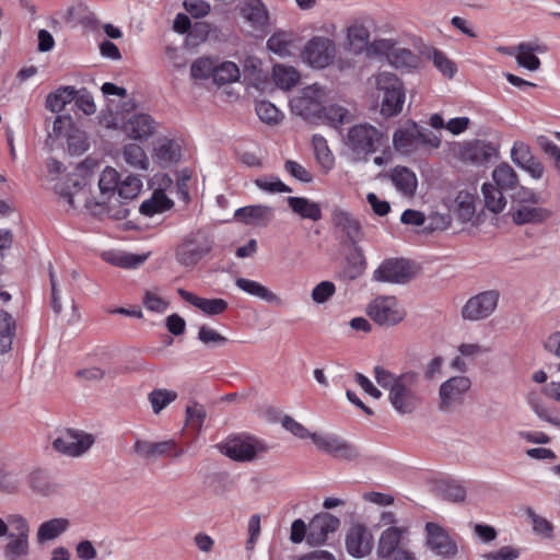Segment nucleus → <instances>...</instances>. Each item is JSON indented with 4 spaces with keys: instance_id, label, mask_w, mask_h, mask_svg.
<instances>
[{
    "instance_id": "09e8293b",
    "label": "nucleus",
    "mask_w": 560,
    "mask_h": 560,
    "mask_svg": "<svg viewBox=\"0 0 560 560\" xmlns=\"http://www.w3.org/2000/svg\"><path fill=\"white\" fill-rule=\"evenodd\" d=\"M240 69L232 61H224L214 67L212 81L218 85L236 82L240 79Z\"/></svg>"
},
{
    "instance_id": "dca6fc26",
    "label": "nucleus",
    "mask_w": 560,
    "mask_h": 560,
    "mask_svg": "<svg viewBox=\"0 0 560 560\" xmlns=\"http://www.w3.org/2000/svg\"><path fill=\"white\" fill-rule=\"evenodd\" d=\"M500 293L497 290L480 292L465 303L462 317L466 320H481L489 317L497 308Z\"/></svg>"
},
{
    "instance_id": "39448f33",
    "label": "nucleus",
    "mask_w": 560,
    "mask_h": 560,
    "mask_svg": "<svg viewBox=\"0 0 560 560\" xmlns=\"http://www.w3.org/2000/svg\"><path fill=\"white\" fill-rule=\"evenodd\" d=\"M11 532L3 547L7 560H23L30 555V523L21 514H9Z\"/></svg>"
},
{
    "instance_id": "bb28decb",
    "label": "nucleus",
    "mask_w": 560,
    "mask_h": 560,
    "mask_svg": "<svg viewBox=\"0 0 560 560\" xmlns=\"http://www.w3.org/2000/svg\"><path fill=\"white\" fill-rule=\"evenodd\" d=\"M234 218L246 225H267L273 218V209L266 205L246 206L235 210Z\"/></svg>"
},
{
    "instance_id": "37998d69",
    "label": "nucleus",
    "mask_w": 560,
    "mask_h": 560,
    "mask_svg": "<svg viewBox=\"0 0 560 560\" xmlns=\"http://www.w3.org/2000/svg\"><path fill=\"white\" fill-rule=\"evenodd\" d=\"M272 79L275 84L281 90H291L300 81V73L294 67L285 65H275L272 68Z\"/></svg>"
},
{
    "instance_id": "3c124183",
    "label": "nucleus",
    "mask_w": 560,
    "mask_h": 560,
    "mask_svg": "<svg viewBox=\"0 0 560 560\" xmlns=\"http://www.w3.org/2000/svg\"><path fill=\"white\" fill-rule=\"evenodd\" d=\"M292 43L291 35L285 32H275L267 40V48L283 57L290 54V46Z\"/></svg>"
},
{
    "instance_id": "c03bdc74",
    "label": "nucleus",
    "mask_w": 560,
    "mask_h": 560,
    "mask_svg": "<svg viewBox=\"0 0 560 560\" xmlns=\"http://www.w3.org/2000/svg\"><path fill=\"white\" fill-rule=\"evenodd\" d=\"M242 14L255 28L268 23V11L261 0H249L242 9Z\"/></svg>"
},
{
    "instance_id": "de8ad7c7",
    "label": "nucleus",
    "mask_w": 560,
    "mask_h": 560,
    "mask_svg": "<svg viewBox=\"0 0 560 560\" xmlns=\"http://www.w3.org/2000/svg\"><path fill=\"white\" fill-rule=\"evenodd\" d=\"M125 162L138 170L147 171L149 168V159L144 150L136 143H129L124 147L122 151Z\"/></svg>"
},
{
    "instance_id": "338daca9",
    "label": "nucleus",
    "mask_w": 560,
    "mask_h": 560,
    "mask_svg": "<svg viewBox=\"0 0 560 560\" xmlns=\"http://www.w3.org/2000/svg\"><path fill=\"white\" fill-rule=\"evenodd\" d=\"M511 197L513 200L512 207L526 203H539L540 200L539 196L534 190L518 185Z\"/></svg>"
},
{
    "instance_id": "4d7b16f0",
    "label": "nucleus",
    "mask_w": 560,
    "mask_h": 560,
    "mask_svg": "<svg viewBox=\"0 0 560 560\" xmlns=\"http://www.w3.org/2000/svg\"><path fill=\"white\" fill-rule=\"evenodd\" d=\"M206 410L202 405L194 402L192 405L187 406L186 408V424L187 427L195 431L200 432L205 419H206Z\"/></svg>"
},
{
    "instance_id": "49530a36",
    "label": "nucleus",
    "mask_w": 560,
    "mask_h": 560,
    "mask_svg": "<svg viewBox=\"0 0 560 560\" xmlns=\"http://www.w3.org/2000/svg\"><path fill=\"white\" fill-rule=\"evenodd\" d=\"M481 191L485 198V206L488 210L493 213H500L503 211L506 205V200L503 197V190L491 183H485L481 187Z\"/></svg>"
},
{
    "instance_id": "7c9ffc66",
    "label": "nucleus",
    "mask_w": 560,
    "mask_h": 560,
    "mask_svg": "<svg viewBox=\"0 0 560 560\" xmlns=\"http://www.w3.org/2000/svg\"><path fill=\"white\" fill-rule=\"evenodd\" d=\"M396 189L405 196H413L418 186L416 174L406 166H396L390 174Z\"/></svg>"
},
{
    "instance_id": "8fccbe9b",
    "label": "nucleus",
    "mask_w": 560,
    "mask_h": 560,
    "mask_svg": "<svg viewBox=\"0 0 560 560\" xmlns=\"http://www.w3.org/2000/svg\"><path fill=\"white\" fill-rule=\"evenodd\" d=\"M176 398V392L165 388L153 389L148 396L152 410L155 415H159L164 408L175 401Z\"/></svg>"
},
{
    "instance_id": "72a5a7b5",
    "label": "nucleus",
    "mask_w": 560,
    "mask_h": 560,
    "mask_svg": "<svg viewBox=\"0 0 560 560\" xmlns=\"http://www.w3.org/2000/svg\"><path fill=\"white\" fill-rule=\"evenodd\" d=\"M435 491L438 494L451 502H463L467 491L464 485L455 479L441 478L435 482Z\"/></svg>"
},
{
    "instance_id": "774afa93",
    "label": "nucleus",
    "mask_w": 560,
    "mask_h": 560,
    "mask_svg": "<svg viewBox=\"0 0 560 560\" xmlns=\"http://www.w3.org/2000/svg\"><path fill=\"white\" fill-rule=\"evenodd\" d=\"M521 555L518 548L513 546H503L495 551L485 555L486 560H516Z\"/></svg>"
},
{
    "instance_id": "0eeeda50",
    "label": "nucleus",
    "mask_w": 560,
    "mask_h": 560,
    "mask_svg": "<svg viewBox=\"0 0 560 560\" xmlns=\"http://www.w3.org/2000/svg\"><path fill=\"white\" fill-rule=\"evenodd\" d=\"M326 97L325 89L318 84L303 88L299 95L290 101L292 112L311 122H317Z\"/></svg>"
},
{
    "instance_id": "aec40b11",
    "label": "nucleus",
    "mask_w": 560,
    "mask_h": 560,
    "mask_svg": "<svg viewBox=\"0 0 560 560\" xmlns=\"http://www.w3.org/2000/svg\"><path fill=\"white\" fill-rule=\"evenodd\" d=\"M346 548L353 558H364L372 551V535L363 525H354L347 533Z\"/></svg>"
},
{
    "instance_id": "412c9836",
    "label": "nucleus",
    "mask_w": 560,
    "mask_h": 560,
    "mask_svg": "<svg viewBox=\"0 0 560 560\" xmlns=\"http://www.w3.org/2000/svg\"><path fill=\"white\" fill-rule=\"evenodd\" d=\"M334 228L341 231L351 245L358 244L362 235L360 221L352 213L341 208H334L331 212Z\"/></svg>"
},
{
    "instance_id": "4c0bfd02",
    "label": "nucleus",
    "mask_w": 560,
    "mask_h": 560,
    "mask_svg": "<svg viewBox=\"0 0 560 560\" xmlns=\"http://www.w3.org/2000/svg\"><path fill=\"white\" fill-rule=\"evenodd\" d=\"M352 114L349 109L338 104L324 105L320 112V119L317 122H325L334 128H339L345 124L350 122Z\"/></svg>"
},
{
    "instance_id": "423d86ee",
    "label": "nucleus",
    "mask_w": 560,
    "mask_h": 560,
    "mask_svg": "<svg viewBox=\"0 0 560 560\" xmlns=\"http://www.w3.org/2000/svg\"><path fill=\"white\" fill-rule=\"evenodd\" d=\"M218 447L229 458L242 463L252 462L268 450L262 441L245 434L230 435Z\"/></svg>"
},
{
    "instance_id": "680f3d73",
    "label": "nucleus",
    "mask_w": 560,
    "mask_h": 560,
    "mask_svg": "<svg viewBox=\"0 0 560 560\" xmlns=\"http://www.w3.org/2000/svg\"><path fill=\"white\" fill-rule=\"evenodd\" d=\"M21 486L20 475L12 470H5L0 467V491L5 493H15Z\"/></svg>"
},
{
    "instance_id": "603ef678",
    "label": "nucleus",
    "mask_w": 560,
    "mask_h": 560,
    "mask_svg": "<svg viewBox=\"0 0 560 560\" xmlns=\"http://www.w3.org/2000/svg\"><path fill=\"white\" fill-rule=\"evenodd\" d=\"M28 483L36 493L48 495L54 491L47 472L43 469H35L28 475Z\"/></svg>"
},
{
    "instance_id": "6e6552de",
    "label": "nucleus",
    "mask_w": 560,
    "mask_h": 560,
    "mask_svg": "<svg viewBox=\"0 0 560 560\" xmlns=\"http://www.w3.org/2000/svg\"><path fill=\"white\" fill-rule=\"evenodd\" d=\"M369 317L380 326H394L404 320L406 312L394 295H380L366 307Z\"/></svg>"
},
{
    "instance_id": "cd10ccee",
    "label": "nucleus",
    "mask_w": 560,
    "mask_h": 560,
    "mask_svg": "<svg viewBox=\"0 0 560 560\" xmlns=\"http://www.w3.org/2000/svg\"><path fill=\"white\" fill-rule=\"evenodd\" d=\"M408 534L406 527L390 526L384 529L380 536L377 545V556L382 559H388L395 551L399 550V545Z\"/></svg>"
},
{
    "instance_id": "f704fd0d",
    "label": "nucleus",
    "mask_w": 560,
    "mask_h": 560,
    "mask_svg": "<svg viewBox=\"0 0 560 560\" xmlns=\"http://www.w3.org/2000/svg\"><path fill=\"white\" fill-rule=\"evenodd\" d=\"M492 179L495 184L494 186L503 191L508 192L517 188V174L513 167L505 162H502L494 167L492 171Z\"/></svg>"
},
{
    "instance_id": "b1692460",
    "label": "nucleus",
    "mask_w": 560,
    "mask_h": 560,
    "mask_svg": "<svg viewBox=\"0 0 560 560\" xmlns=\"http://www.w3.org/2000/svg\"><path fill=\"white\" fill-rule=\"evenodd\" d=\"M538 203H526L512 207L510 210L513 222L517 225L539 224L547 221L552 212Z\"/></svg>"
},
{
    "instance_id": "7ed1b4c3",
    "label": "nucleus",
    "mask_w": 560,
    "mask_h": 560,
    "mask_svg": "<svg viewBox=\"0 0 560 560\" xmlns=\"http://www.w3.org/2000/svg\"><path fill=\"white\" fill-rule=\"evenodd\" d=\"M387 136L376 127L364 122L349 128L345 143L358 158L369 155L387 145Z\"/></svg>"
},
{
    "instance_id": "2f4dec72",
    "label": "nucleus",
    "mask_w": 560,
    "mask_h": 560,
    "mask_svg": "<svg viewBox=\"0 0 560 560\" xmlns=\"http://www.w3.org/2000/svg\"><path fill=\"white\" fill-rule=\"evenodd\" d=\"M153 158L162 167L170 166L179 161L180 147L171 139L160 140L154 148Z\"/></svg>"
},
{
    "instance_id": "393cba45",
    "label": "nucleus",
    "mask_w": 560,
    "mask_h": 560,
    "mask_svg": "<svg viewBox=\"0 0 560 560\" xmlns=\"http://www.w3.org/2000/svg\"><path fill=\"white\" fill-rule=\"evenodd\" d=\"M393 144L398 152L406 155L419 151L418 124L410 121L397 129L393 135Z\"/></svg>"
},
{
    "instance_id": "f8f14e48",
    "label": "nucleus",
    "mask_w": 560,
    "mask_h": 560,
    "mask_svg": "<svg viewBox=\"0 0 560 560\" xmlns=\"http://www.w3.org/2000/svg\"><path fill=\"white\" fill-rule=\"evenodd\" d=\"M470 387V378L464 375L444 381L439 388V409L443 412H451L462 406Z\"/></svg>"
},
{
    "instance_id": "f257e3e1",
    "label": "nucleus",
    "mask_w": 560,
    "mask_h": 560,
    "mask_svg": "<svg viewBox=\"0 0 560 560\" xmlns=\"http://www.w3.org/2000/svg\"><path fill=\"white\" fill-rule=\"evenodd\" d=\"M374 377L377 384L388 390V400L399 415L412 413L422 402L418 394L419 374L407 371L399 375L382 368H374Z\"/></svg>"
},
{
    "instance_id": "bf43d9fd",
    "label": "nucleus",
    "mask_w": 560,
    "mask_h": 560,
    "mask_svg": "<svg viewBox=\"0 0 560 560\" xmlns=\"http://www.w3.org/2000/svg\"><path fill=\"white\" fill-rule=\"evenodd\" d=\"M142 304L148 311L154 313H163L170 306V303L159 295L158 290H145Z\"/></svg>"
},
{
    "instance_id": "58836bf2",
    "label": "nucleus",
    "mask_w": 560,
    "mask_h": 560,
    "mask_svg": "<svg viewBox=\"0 0 560 560\" xmlns=\"http://www.w3.org/2000/svg\"><path fill=\"white\" fill-rule=\"evenodd\" d=\"M174 202L161 190H154L152 196L144 200L140 206V213L145 217H153L154 214L162 213L170 210Z\"/></svg>"
},
{
    "instance_id": "6e6d98bb",
    "label": "nucleus",
    "mask_w": 560,
    "mask_h": 560,
    "mask_svg": "<svg viewBox=\"0 0 560 560\" xmlns=\"http://www.w3.org/2000/svg\"><path fill=\"white\" fill-rule=\"evenodd\" d=\"M255 185L268 194L291 192L292 189L285 185L278 176H262L254 180Z\"/></svg>"
},
{
    "instance_id": "5fc2aeb1",
    "label": "nucleus",
    "mask_w": 560,
    "mask_h": 560,
    "mask_svg": "<svg viewBox=\"0 0 560 560\" xmlns=\"http://www.w3.org/2000/svg\"><path fill=\"white\" fill-rule=\"evenodd\" d=\"M259 119L268 125H277L282 119V113L269 101H259L255 106Z\"/></svg>"
},
{
    "instance_id": "052dcab7",
    "label": "nucleus",
    "mask_w": 560,
    "mask_h": 560,
    "mask_svg": "<svg viewBox=\"0 0 560 560\" xmlns=\"http://www.w3.org/2000/svg\"><path fill=\"white\" fill-rule=\"evenodd\" d=\"M214 66L210 58L201 57L196 59L190 66V74L194 79L213 78Z\"/></svg>"
},
{
    "instance_id": "ea45409f",
    "label": "nucleus",
    "mask_w": 560,
    "mask_h": 560,
    "mask_svg": "<svg viewBox=\"0 0 560 560\" xmlns=\"http://www.w3.org/2000/svg\"><path fill=\"white\" fill-rule=\"evenodd\" d=\"M69 525V521L61 517L51 518L42 523L36 534L37 541L43 544L56 539L68 529Z\"/></svg>"
},
{
    "instance_id": "473e14b6",
    "label": "nucleus",
    "mask_w": 560,
    "mask_h": 560,
    "mask_svg": "<svg viewBox=\"0 0 560 560\" xmlns=\"http://www.w3.org/2000/svg\"><path fill=\"white\" fill-rule=\"evenodd\" d=\"M287 202L290 209L302 219L318 221L322 219V209L319 203L305 197H288Z\"/></svg>"
},
{
    "instance_id": "79ce46f5",
    "label": "nucleus",
    "mask_w": 560,
    "mask_h": 560,
    "mask_svg": "<svg viewBox=\"0 0 560 560\" xmlns=\"http://www.w3.org/2000/svg\"><path fill=\"white\" fill-rule=\"evenodd\" d=\"M477 195L468 190H460L455 198V212L460 221L469 222L476 212Z\"/></svg>"
},
{
    "instance_id": "a878e982",
    "label": "nucleus",
    "mask_w": 560,
    "mask_h": 560,
    "mask_svg": "<svg viewBox=\"0 0 560 560\" xmlns=\"http://www.w3.org/2000/svg\"><path fill=\"white\" fill-rule=\"evenodd\" d=\"M547 51L548 47L545 44L522 42L517 45L515 60L518 67L529 71H537L541 66V61L536 54H545Z\"/></svg>"
},
{
    "instance_id": "13d9d810",
    "label": "nucleus",
    "mask_w": 560,
    "mask_h": 560,
    "mask_svg": "<svg viewBox=\"0 0 560 560\" xmlns=\"http://www.w3.org/2000/svg\"><path fill=\"white\" fill-rule=\"evenodd\" d=\"M430 58L432 59L434 67L439 69V71H441L443 75L450 79L455 75L457 68L455 63L451 59H448L443 51L436 48H432Z\"/></svg>"
},
{
    "instance_id": "f03ea898",
    "label": "nucleus",
    "mask_w": 560,
    "mask_h": 560,
    "mask_svg": "<svg viewBox=\"0 0 560 560\" xmlns=\"http://www.w3.org/2000/svg\"><path fill=\"white\" fill-rule=\"evenodd\" d=\"M369 52L380 58H384L389 66L397 70L411 72L417 70L421 65V57L410 50L398 45L392 38L374 39L369 45Z\"/></svg>"
},
{
    "instance_id": "0e129e2a",
    "label": "nucleus",
    "mask_w": 560,
    "mask_h": 560,
    "mask_svg": "<svg viewBox=\"0 0 560 560\" xmlns=\"http://www.w3.org/2000/svg\"><path fill=\"white\" fill-rule=\"evenodd\" d=\"M534 155L528 144L522 141L514 142L511 149V159L518 167L522 168L525 164H528Z\"/></svg>"
},
{
    "instance_id": "a19ab883",
    "label": "nucleus",
    "mask_w": 560,
    "mask_h": 560,
    "mask_svg": "<svg viewBox=\"0 0 560 560\" xmlns=\"http://www.w3.org/2000/svg\"><path fill=\"white\" fill-rule=\"evenodd\" d=\"M121 175L110 166H106L101 173L98 187L103 196H107L108 205L116 200V191L118 189Z\"/></svg>"
},
{
    "instance_id": "864d4df0",
    "label": "nucleus",
    "mask_w": 560,
    "mask_h": 560,
    "mask_svg": "<svg viewBox=\"0 0 560 560\" xmlns=\"http://www.w3.org/2000/svg\"><path fill=\"white\" fill-rule=\"evenodd\" d=\"M313 145L315 150V155L319 164L330 170L334 165V155L327 145V141L320 135L313 136Z\"/></svg>"
},
{
    "instance_id": "69168bd1",
    "label": "nucleus",
    "mask_w": 560,
    "mask_h": 560,
    "mask_svg": "<svg viewBox=\"0 0 560 560\" xmlns=\"http://www.w3.org/2000/svg\"><path fill=\"white\" fill-rule=\"evenodd\" d=\"M336 292V285L331 281H322L312 290V300L317 304L327 302Z\"/></svg>"
},
{
    "instance_id": "20e7f679",
    "label": "nucleus",
    "mask_w": 560,
    "mask_h": 560,
    "mask_svg": "<svg viewBox=\"0 0 560 560\" xmlns=\"http://www.w3.org/2000/svg\"><path fill=\"white\" fill-rule=\"evenodd\" d=\"M376 88L383 93L381 113L385 117H394L402 110L406 100L402 81L392 72H380L376 75Z\"/></svg>"
},
{
    "instance_id": "6ab92c4d",
    "label": "nucleus",
    "mask_w": 560,
    "mask_h": 560,
    "mask_svg": "<svg viewBox=\"0 0 560 560\" xmlns=\"http://www.w3.org/2000/svg\"><path fill=\"white\" fill-rule=\"evenodd\" d=\"M340 526L338 517L330 513H319L310 523L307 544L313 547L324 545L328 535L335 533Z\"/></svg>"
},
{
    "instance_id": "a211bd4d",
    "label": "nucleus",
    "mask_w": 560,
    "mask_h": 560,
    "mask_svg": "<svg viewBox=\"0 0 560 560\" xmlns=\"http://www.w3.org/2000/svg\"><path fill=\"white\" fill-rule=\"evenodd\" d=\"M212 249V241L206 236L188 237L175 250L178 264L184 267L196 266Z\"/></svg>"
},
{
    "instance_id": "9b49d317",
    "label": "nucleus",
    "mask_w": 560,
    "mask_h": 560,
    "mask_svg": "<svg viewBox=\"0 0 560 560\" xmlns=\"http://www.w3.org/2000/svg\"><path fill=\"white\" fill-rule=\"evenodd\" d=\"M94 442L95 438L91 433L82 430L66 429L52 441V447L62 455L80 457L92 447Z\"/></svg>"
},
{
    "instance_id": "e2e57ef3",
    "label": "nucleus",
    "mask_w": 560,
    "mask_h": 560,
    "mask_svg": "<svg viewBox=\"0 0 560 560\" xmlns=\"http://www.w3.org/2000/svg\"><path fill=\"white\" fill-rule=\"evenodd\" d=\"M526 514L532 522L533 530L535 534L542 535L544 537L551 536L553 527L549 521L537 515L532 508L526 509Z\"/></svg>"
},
{
    "instance_id": "9d476101",
    "label": "nucleus",
    "mask_w": 560,
    "mask_h": 560,
    "mask_svg": "<svg viewBox=\"0 0 560 560\" xmlns=\"http://www.w3.org/2000/svg\"><path fill=\"white\" fill-rule=\"evenodd\" d=\"M454 150L456 156L462 162L475 166L486 165L499 154V149L495 144L480 139L459 142Z\"/></svg>"
},
{
    "instance_id": "5701e85b",
    "label": "nucleus",
    "mask_w": 560,
    "mask_h": 560,
    "mask_svg": "<svg viewBox=\"0 0 560 560\" xmlns=\"http://www.w3.org/2000/svg\"><path fill=\"white\" fill-rule=\"evenodd\" d=\"M177 293L185 302L197 307L200 312H202L207 316H217V315L223 314L229 307L228 302L221 298H214V299L200 298V296L196 295L195 293L189 292L183 288H178Z\"/></svg>"
},
{
    "instance_id": "2eb2a0df",
    "label": "nucleus",
    "mask_w": 560,
    "mask_h": 560,
    "mask_svg": "<svg viewBox=\"0 0 560 560\" xmlns=\"http://www.w3.org/2000/svg\"><path fill=\"white\" fill-rule=\"evenodd\" d=\"M302 57L311 67L324 69L336 57L335 42L328 37L314 36L306 43Z\"/></svg>"
},
{
    "instance_id": "4468645a",
    "label": "nucleus",
    "mask_w": 560,
    "mask_h": 560,
    "mask_svg": "<svg viewBox=\"0 0 560 560\" xmlns=\"http://www.w3.org/2000/svg\"><path fill=\"white\" fill-rule=\"evenodd\" d=\"M142 188V182L138 176L128 174L121 177L116 191V200L107 206L108 217L115 220H124L129 215L127 202L135 199Z\"/></svg>"
},
{
    "instance_id": "f3484780",
    "label": "nucleus",
    "mask_w": 560,
    "mask_h": 560,
    "mask_svg": "<svg viewBox=\"0 0 560 560\" xmlns=\"http://www.w3.org/2000/svg\"><path fill=\"white\" fill-rule=\"evenodd\" d=\"M311 440L318 451L335 458L353 460L359 456V452L354 445L336 434L313 433Z\"/></svg>"
},
{
    "instance_id": "a18cd8bd",
    "label": "nucleus",
    "mask_w": 560,
    "mask_h": 560,
    "mask_svg": "<svg viewBox=\"0 0 560 560\" xmlns=\"http://www.w3.org/2000/svg\"><path fill=\"white\" fill-rule=\"evenodd\" d=\"M15 320L7 311H0V351L5 353L11 350L15 335Z\"/></svg>"
},
{
    "instance_id": "ddd939ff",
    "label": "nucleus",
    "mask_w": 560,
    "mask_h": 560,
    "mask_svg": "<svg viewBox=\"0 0 560 560\" xmlns=\"http://www.w3.org/2000/svg\"><path fill=\"white\" fill-rule=\"evenodd\" d=\"M424 530L425 546L433 555L443 559L456 557L458 553L457 542L445 527L434 522H428Z\"/></svg>"
},
{
    "instance_id": "c756f323",
    "label": "nucleus",
    "mask_w": 560,
    "mask_h": 560,
    "mask_svg": "<svg viewBox=\"0 0 560 560\" xmlns=\"http://www.w3.org/2000/svg\"><path fill=\"white\" fill-rule=\"evenodd\" d=\"M155 130L154 120L150 115L138 114L132 116L126 125V131L130 138L148 139Z\"/></svg>"
},
{
    "instance_id": "4be33fe9",
    "label": "nucleus",
    "mask_w": 560,
    "mask_h": 560,
    "mask_svg": "<svg viewBox=\"0 0 560 560\" xmlns=\"http://www.w3.org/2000/svg\"><path fill=\"white\" fill-rule=\"evenodd\" d=\"M133 451L137 455L143 458L165 455L179 457L184 454V450L179 447L174 440H166L162 442L138 440L133 445Z\"/></svg>"
},
{
    "instance_id": "c9c22d12",
    "label": "nucleus",
    "mask_w": 560,
    "mask_h": 560,
    "mask_svg": "<svg viewBox=\"0 0 560 560\" xmlns=\"http://www.w3.org/2000/svg\"><path fill=\"white\" fill-rule=\"evenodd\" d=\"M75 95L77 90L73 86H59L47 95L45 106L51 113H60L75 98Z\"/></svg>"
},
{
    "instance_id": "e433bc0d",
    "label": "nucleus",
    "mask_w": 560,
    "mask_h": 560,
    "mask_svg": "<svg viewBox=\"0 0 560 560\" xmlns=\"http://www.w3.org/2000/svg\"><path fill=\"white\" fill-rule=\"evenodd\" d=\"M353 248L346 258L343 276L348 280L358 279L366 269V259L364 253L358 244L352 245Z\"/></svg>"
},
{
    "instance_id": "1a4fd4ad",
    "label": "nucleus",
    "mask_w": 560,
    "mask_h": 560,
    "mask_svg": "<svg viewBox=\"0 0 560 560\" xmlns=\"http://www.w3.org/2000/svg\"><path fill=\"white\" fill-rule=\"evenodd\" d=\"M415 275V265L410 260L405 258H387L373 271L372 280L382 283L405 284Z\"/></svg>"
},
{
    "instance_id": "c85d7f7f",
    "label": "nucleus",
    "mask_w": 560,
    "mask_h": 560,
    "mask_svg": "<svg viewBox=\"0 0 560 560\" xmlns=\"http://www.w3.org/2000/svg\"><path fill=\"white\" fill-rule=\"evenodd\" d=\"M235 285L242 290L243 292L261 299L262 301L271 304H281L280 298L269 290L267 287L262 285L258 281L250 280L247 278H236Z\"/></svg>"
}]
</instances>
